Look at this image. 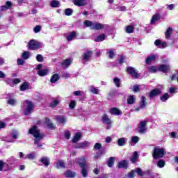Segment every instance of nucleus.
I'll use <instances>...</instances> for the list:
<instances>
[{
	"instance_id": "obj_55",
	"label": "nucleus",
	"mask_w": 178,
	"mask_h": 178,
	"mask_svg": "<svg viewBox=\"0 0 178 178\" xmlns=\"http://www.w3.org/2000/svg\"><path fill=\"white\" fill-rule=\"evenodd\" d=\"M36 60L38 62H42L44 60V57L41 54H38L36 56Z\"/></svg>"
},
{
	"instance_id": "obj_52",
	"label": "nucleus",
	"mask_w": 178,
	"mask_h": 178,
	"mask_svg": "<svg viewBox=\"0 0 178 178\" xmlns=\"http://www.w3.org/2000/svg\"><path fill=\"white\" fill-rule=\"evenodd\" d=\"M60 3L59 1H52L51 3V6H52V8H58Z\"/></svg>"
},
{
	"instance_id": "obj_2",
	"label": "nucleus",
	"mask_w": 178,
	"mask_h": 178,
	"mask_svg": "<svg viewBox=\"0 0 178 178\" xmlns=\"http://www.w3.org/2000/svg\"><path fill=\"white\" fill-rule=\"evenodd\" d=\"M86 27H90L91 30H102L105 25L100 24L99 22H92L90 20H86L84 22Z\"/></svg>"
},
{
	"instance_id": "obj_63",
	"label": "nucleus",
	"mask_w": 178,
	"mask_h": 178,
	"mask_svg": "<svg viewBox=\"0 0 178 178\" xmlns=\"http://www.w3.org/2000/svg\"><path fill=\"white\" fill-rule=\"evenodd\" d=\"M124 57L123 56H121L120 57V58L118 59V62H119V63H123V62H124Z\"/></svg>"
},
{
	"instance_id": "obj_31",
	"label": "nucleus",
	"mask_w": 178,
	"mask_h": 178,
	"mask_svg": "<svg viewBox=\"0 0 178 178\" xmlns=\"http://www.w3.org/2000/svg\"><path fill=\"white\" fill-rule=\"evenodd\" d=\"M107 54L108 58H110V59H113V58H115V50L113 49H108L107 50Z\"/></svg>"
},
{
	"instance_id": "obj_50",
	"label": "nucleus",
	"mask_w": 178,
	"mask_h": 178,
	"mask_svg": "<svg viewBox=\"0 0 178 178\" xmlns=\"http://www.w3.org/2000/svg\"><path fill=\"white\" fill-rule=\"evenodd\" d=\"M72 13H73V10L72 8H67L65 10V15L66 16H71Z\"/></svg>"
},
{
	"instance_id": "obj_35",
	"label": "nucleus",
	"mask_w": 178,
	"mask_h": 178,
	"mask_svg": "<svg viewBox=\"0 0 178 178\" xmlns=\"http://www.w3.org/2000/svg\"><path fill=\"white\" fill-rule=\"evenodd\" d=\"M156 58V57L155 56V55H150L146 58V63H151V62H154Z\"/></svg>"
},
{
	"instance_id": "obj_64",
	"label": "nucleus",
	"mask_w": 178,
	"mask_h": 178,
	"mask_svg": "<svg viewBox=\"0 0 178 178\" xmlns=\"http://www.w3.org/2000/svg\"><path fill=\"white\" fill-rule=\"evenodd\" d=\"M128 177H129V178H133V177H134V170H131V171L129 173Z\"/></svg>"
},
{
	"instance_id": "obj_15",
	"label": "nucleus",
	"mask_w": 178,
	"mask_h": 178,
	"mask_svg": "<svg viewBox=\"0 0 178 178\" xmlns=\"http://www.w3.org/2000/svg\"><path fill=\"white\" fill-rule=\"evenodd\" d=\"M13 6V3H12V2L6 1V5L2 6L1 7V10L2 11L8 10V9H10V8H12Z\"/></svg>"
},
{
	"instance_id": "obj_3",
	"label": "nucleus",
	"mask_w": 178,
	"mask_h": 178,
	"mask_svg": "<svg viewBox=\"0 0 178 178\" xmlns=\"http://www.w3.org/2000/svg\"><path fill=\"white\" fill-rule=\"evenodd\" d=\"M166 155V150L161 147H155L152 153V156L154 159H158L159 158H163Z\"/></svg>"
},
{
	"instance_id": "obj_6",
	"label": "nucleus",
	"mask_w": 178,
	"mask_h": 178,
	"mask_svg": "<svg viewBox=\"0 0 178 178\" xmlns=\"http://www.w3.org/2000/svg\"><path fill=\"white\" fill-rule=\"evenodd\" d=\"M40 48H42V44L35 40H31L28 44V49L31 51H35Z\"/></svg>"
},
{
	"instance_id": "obj_54",
	"label": "nucleus",
	"mask_w": 178,
	"mask_h": 178,
	"mask_svg": "<svg viewBox=\"0 0 178 178\" xmlns=\"http://www.w3.org/2000/svg\"><path fill=\"white\" fill-rule=\"evenodd\" d=\"M17 136H19V133L17 132V131L16 130L13 131V132L11 133L12 138H17Z\"/></svg>"
},
{
	"instance_id": "obj_48",
	"label": "nucleus",
	"mask_w": 178,
	"mask_h": 178,
	"mask_svg": "<svg viewBox=\"0 0 178 178\" xmlns=\"http://www.w3.org/2000/svg\"><path fill=\"white\" fill-rule=\"evenodd\" d=\"M29 88V83L27 82L24 83L21 86H20V90L21 91H26Z\"/></svg>"
},
{
	"instance_id": "obj_5",
	"label": "nucleus",
	"mask_w": 178,
	"mask_h": 178,
	"mask_svg": "<svg viewBox=\"0 0 178 178\" xmlns=\"http://www.w3.org/2000/svg\"><path fill=\"white\" fill-rule=\"evenodd\" d=\"M34 104L31 101L26 100L24 102L23 112L24 115H30L33 112Z\"/></svg>"
},
{
	"instance_id": "obj_12",
	"label": "nucleus",
	"mask_w": 178,
	"mask_h": 178,
	"mask_svg": "<svg viewBox=\"0 0 178 178\" xmlns=\"http://www.w3.org/2000/svg\"><path fill=\"white\" fill-rule=\"evenodd\" d=\"M159 72H163V73H168L170 72V65L162 64L158 66Z\"/></svg>"
},
{
	"instance_id": "obj_29",
	"label": "nucleus",
	"mask_w": 178,
	"mask_h": 178,
	"mask_svg": "<svg viewBox=\"0 0 178 178\" xmlns=\"http://www.w3.org/2000/svg\"><path fill=\"white\" fill-rule=\"evenodd\" d=\"M80 138H81V133L78 132L74 135V136L72 139V143H77V141H79V140H80Z\"/></svg>"
},
{
	"instance_id": "obj_1",
	"label": "nucleus",
	"mask_w": 178,
	"mask_h": 178,
	"mask_svg": "<svg viewBox=\"0 0 178 178\" xmlns=\"http://www.w3.org/2000/svg\"><path fill=\"white\" fill-rule=\"evenodd\" d=\"M29 134H32L33 137L35 138L34 144L37 145L38 147H42V144L40 143L41 140L44 138V134L40 133V130H38V128H37L36 126L32 127L29 131Z\"/></svg>"
},
{
	"instance_id": "obj_21",
	"label": "nucleus",
	"mask_w": 178,
	"mask_h": 178,
	"mask_svg": "<svg viewBox=\"0 0 178 178\" xmlns=\"http://www.w3.org/2000/svg\"><path fill=\"white\" fill-rule=\"evenodd\" d=\"M38 74L41 77L47 76L48 74V69L40 70L38 71Z\"/></svg>"
},
{
	"instance_id": "obj_59",
	"label": "nucleus",
	"mask_w": 178,
	"mask_h": 178,
	"mask_svg": "<svg viewBox=\"0 0 178 178\" xmlns=\"http://www.w3.org/2000/svg\"><path fill=\"white\" fill-rule=\"evenodd\" d=\"M33 31L34 33H40L41 31V26H36L34 29H33Z\"/></svg>"
},
{
	"instance_id": "obj_45",
	"label": "nucleus",
	"mask_w": 178,
	"mask_h": 178,
	"mask_svg": "<svg viewBox=\"0 0 178 178\" xmlns=\"http://www.w3.org/2000/svg\"><path fill=\"white\" fill-rule=\"evenodd\" d=\"M65 175L67 177H74V176H76V174L74 172H72L70 170H67L66 172L65 173Z\"/></svg>"
},
{
	"instance_id": "obj_49",
	"label": "nucleus",
	"mask_w": 178,
	"mask_h": 178,
	"mask_svg": "<svg viewBox=\"0 0 178 178\" xmlns=\"http://www.w3.org/2000/svg\"><path fill=\"white\" fill-rule=\"evenodd\" d=\"M76 101L71 100V102H70V104H69V108L70 109H74V108H76Z\"/></svg>"
},
{
	"instance_id": "obj_8",
	"label": "nucleus",
	"mask_w": 178,
	"mask_h": 178,
	"mask_svg": "<svg viewBox=\"0 0 178 178\" xmlns=\"http://www.w3.org/2000/svg\"><path fill=\"white\" fill-rule=\"evenodd\" d=\"M163 89V87L162 86H159L158 88L152 90L149 94V97L150 98H154V97H156L157 95H160V94H162V90Z\"/></svg>"
},
{
	"instance_id": "obj_58",
	"label": "nucleus",
	"mask_w": 178,
	"mask_h": 178,
	"mask_svg": "<svg viewBox=\"0 0 178 178\" xmlns=\"http://www.w3.org/2000/svg\"><path fill=\"white\" fill-rule=\"evenodd\" d=\"M102 148V145L101 143H95L94 146L95 149H101Z\"/></svg>"
},
{
	"instance_id": "obj_53",
	"label": "nucleus",
	"mask_w": 178,
	"mask_h": 178,
	"mask_svg": "<svg viewBox=\"0 0 178 178\" xmlns=\"http://www.w3.org/2000/svg\"><path fill=\"white\" fill-rule=\"evenodd\" d=\"M58 104H59V100L58 99H54L53 100V102H51V103L50 104V106L51 107H55L56 106V105H58Z\"/></svg>"
},
{
	"instance_id": "obj_7",
	"label": "nucleus",
	"mask_w": 178,
	"mask_h": 178,
	"mask_svg": "<svg viewBox=\"0 0 178 178\" xmlns=\"http://www.w3.org/2000/svg\"><path fill=\"white\" fill-rule=\"evenodd\" d=\"M127 72L130 74V76H131V77H133V79H140V77H141V74H139L137 72V70L133 67H128L127 68Z\"/></svg>"
},
{
	"instance_id": "obj_24",
	"label": "nucleus",
	"mask_w": 178,
	"mask_h": 178,
	"mask_svg": "<svg viewBox=\"0 0 178 178\" xmlns=\"http://www.w3.org/2000/svg\"><path fill=\"white\" fill-rule=\"evenodd\" d=\"M72 60L70 58L65 59L62 63V65L63 66H64V67H67L68 66H70V65L72 64Z\"/></svg>"
},
{
	"instance_id": "obj_20",
	"label": "nucleus",
	"mask_w": 178,
	"mask_h": 178,
	"mask_svg": "<svg viewBox=\"0 0 178 178\" xmlns=\"http://www.w3.org/2000/svg\"><path fill=\"white\" fill-rule=\"evenodd\" d=\"M138 161V152H134L132 157L131 158V161L132 163H136Z\"/></svg>"
},
{
	"instance_id": "obj_30",
	"label": "nucleus",
	"mask_w": 178,
	"mask_h": 178,
	"mask_svg": "<svg viewBox=\"0 0 178 178\" xmlns=\"http://www.w3.org/2000/svg\"><path fill=\"white\" fill-rule=\"evenodd\" d=\"M147 106V98H145V97L142 96V99L140 102V108H145V106Z\"/></svg>"
},
{
	"instance_id": "obj_16",
	"label": "nucleus",
	"mask_w": 178,
	"mask_h": 178,
	"mask_svg": "<svg viewBox=\"0 0 178 178\" xmlns=\"http://www.w3.org/2000/svg\"><path fill=\"white\" fill-rule=\"evenodd\" d=\"M154 44L159 48H166L168 47V44L165 42H161L159 40H157L154 42Z\"/></svg>"
},
{
	"instance_id": "obj_11",
	"label": "nucleus",
	"mask_w": 178,
	"mask_h": 178,
	"mask_svg": "<svg viewBox=\"0 0 178 178\" xmlns=\"http://www.w3.org/2000/svg\"><path fill=\"white\" fill-rule=\"evenodd\" d=\"M147 121H141L138 125V131L139 133H145L147 131Z\"/></svg>"
},
{
	"instance_id": "obj_40",
	"label": "nucleus",
	"mask_w": 178,
	"mask_h": 178,
	"mask_svg": "<svg viewBox=\"0 0 178 178\" xmlns=\"http://www.w3.org/2000/svg\"><path fill=\"white\" fill-rule=\"evenodd\" d=\"M159 71V69H158V66H151L149 67L148 72L149 73H156V72Z\"/></svg>"
},
{
	"instance_id": "obj_47",
	"label": "nucleus",
	"mask_w": 178,
	"mask_h": 178,
	"mask_svg": "<svg viewBox=\"0 0 178 178\" xmlns=\"http://www.w3.org/2000/svg\"><path fill=\"white\" fill-rule=\"evenodd\" d=\"M165 165H166V163H165V161L163 160H159V161H157L158 168H165Z\"/></svg>"
},
{
	"instance_id": "obj_22",
	"label": "nucleus",
	"mask_w": 178,
	"mask_h": 178,
	"mask_svg": "<svg viewBox=\"0 0 178 178\" xmlns=\"http://www.w3.org/2000/svg\"><path fill=\"white\" fill-rule=\"evenodd\" d=\"M126 141H127V139L126 138H119L118 140V144L119 147H123V145H125Z\"/></svg>"
},
{
	"instance_id": "obj_33",
	"label": "nucleus",
	"mask_w": 178,
	"mask_h": 178,
	"mask_svg": "<svg viewBox=\"0 0 178 178\" xmlns=\"http://www.w3.org/2000/svg\"><path fill=\"white\" fill-rule=\"evenodd\" d=\"M115 164V157H111L108 159L107 165L108 168H112L113 165Z\"/></svg>"
},
{
	"instance_id": "obj_60",
	"label": "nucleus",
	"mask_w": 178,
	"mask_h": 178,
	"mask_svg": "<svg viewBox=\"0 0 178 178\" xmlns=\"http://www.w3.org/2000/svg\"><path fill=\"white\" fill-rule=\"evenodd\" d=\"M135 172L139 175L143 176V170H140V168H138L135 170Z\"/></svg>"
},
{
	"instance_id": "obj_23",
	"label": "nucleus",
	"mask_w": 178,
	"mask_h": 178,
	"mask_svg": "<svg viewBox=\"0 0 178 178\" xmlns=\"http://www.w3.org/2000/svg\"><path fill=\"white\" fill-rule=\"evenodd\" d=\"M56 168L57 169H61L63 168H65V162L63 161L60 160L56 163Z\"/></svg>"
},
{
	"instance_id": "obj_61",
	"label": "nucleus",
	"mask_w": 178,
	"mask_h": 178,
	"mask_svg": "<svg viewBox=\"0 0 178 178\" xmlns=\"http://www.w3.org/2000/svg\"><path fill=\"white\" fill-rule=\"evenodd\" d=\"M62 77H63L64 79H69V77H70V74H69L67 72H64L62 74Z\"/></svg>"
},
{
	"instance_id": "obj_26",
	"label": "nucleus",
	"mask_w": 178,
	"mask_h": 178,
	"mask_svg": "<svg viewBox=\"0 0 178 178\" xmlns=\"http://www.w3.org/2000/svg\"><path fill=\"white\" fill-rule=\"evenodd\" d=\"M45 123L49 129H54L55 128V124H54V123H52L51 120H49V119L47 118L45 120Z\"/></svg>"
},
{
	"instance_id": "obj_27",
	"label": "nucleus",
	"mask_w": 178,
	"mask_h": 178,
	"mask_svg": "<svg viewBox=\"0 0 178 178\" xmlns=\"http://www.w3.org/2000/svg\"><path fill=\"white\" fill-rule=\"evenodd\" d=\"M159 19H161V15H159V14L154 15L151 20V24H154L156 22H158Z\"/></svg>"
},
{
	"instance_id": "obj_46",
	"label": "nucleus",
	"mask_w": 178,
	"mask_h": 178,
	"mask_svg": "<svg viewBox=\"0 0 178 178\" xmlns=\"http://www.w3.org/2000/svg\"><path fill=\"white\" fill-rule=\"evenodd\" d=\"M169 98H170V96H169V94L168 93H165L163 96L161 97V99L163 102H166Z\"/></svg>"
},
{
	"instance_id": "obj_14",
	"label": "nucleus",
	"mask_w": 178,
	"mask_h": 178,
	"mask_svg": "<svg viewBox=\"0 0 178 178\" xmlns=\"http://www.w3.org/2000/svg\"><path fill=\"white\" fill-rule=\"evenodd\" d=\"M129 165V161L127 160H123L118 163V169H127V165Z\"/></svg>"
},
{
	"instance_id": "obj_13",
	"label": "nucleus",
	"mask_w": 178,
	"mask_h": 178,
	"mask_svg": "<svg viewBox=\"0 0 178 178\" xmlns=\"http://www.w3.org/2000/svg\"><path fill=\"white\" fill-rule=\"evenodd\" d=\"M56 120H57L60 124H63L67 122V118L63 115H57L56 116Z\"/></svg>"
},
{
	"instance_id": "obj_18",
	"label": "nucleus",
	"mask_w": 178,
	"mask_h": 178,
	"mask_svg": "<svg viewBox=\"0 0 178 178\" xmlns=\"http://www.w3.org/2000/svg\"><path fill=\"white\" fill-rule=\"evenodd\" d=\"M35 156H37V153L33 152L25 156V157H24V159H30L31 161H33V159H35Z\"/></svg>"
},
{
	"instance_id": "obj_39",
	"label": "nucleus",
	"mask_w": 178,
	"mask_h": 178,
	"mask_svg": "<svg viewBox=\"0 0 178 178\" xmlns=\"http://www.w3.org/2000/svg\"><path fill=\"white\" fill-rule=\"evenodd\" d=\"M125 31L128 34H131V33H133V31H134V27H133V26L129 25V26H126Z\"/></svg>"
},
{
	"instance_id": "obj_37",
	"label": "nucleus",
	"mask_w": 178,
	"mask_h": 178,
	"mask_svg": "<svg viewBox=\"0 0 178 178\" xmlns=\"http://www.w3.org/2000/svg\"><path fill=\"white\" fill-rule=\"evenodd\" d=\"M75 38H76V32H72L67 35V41H72V40H74Z\"/></svg>"
},
{
	"instance_id": "obj_62",
	"label": "nucleus",
	"mask_w": 178,
	"mask_h": 178,
	"mask_svg": "<svg viewBox=\"0 0 178 178\" xmlns=\"http://www.w3.org/2000/svg\"><path fill=\"white\" fill-rule=\"evenodd\" d=\"M17 65H24V60L22 59V58H18L17 59Z\"/></svg>"
},
{
	"instance_id": "obj_43",
	"label": "nucleus",
	"mask_w": 178,
	"mask_h": 178,
	"mask_svg": "<svg viewBox=\"0 0 178 178\" xmlns=\"http://www.w3.org/2000/svg\"><path fill=\"white\" fill-rule=\"evenodd\" d=\"M131 90H132L134 92H138L141 90V86L135 85L132 87V88H131Z\"/></svg>"
},
{
	"instance_id": "obj_41",
	"label": "nucleus",
	"mask_w": 178,
	"mask_h": 178,
	"mask_svg": "<svg viewBox=\"0 0 178 178\" xmlns=\"http://www.w3.org/2000/svg\"><path fill=\"white\" fill-rule=\"evenodd\" d=\"M113 83L119 88L120 87V84H122V81H120V79L119 78H114Z\"/></svg>"
},
{
	"instance_id": "obj_44",
	"label": "nucleus",
	"mask_w": 178,
	"mask_h": 178,
	"mask_svg": "<svg viewBox=\"0 0 178 178\" xmlns=\"http://www.w3.org/2000/svg\"><path fill=\"white\" fill-rule=\"evenodd\" d=\"M17 104V100L15 98H10L8 99V105H12L13 106Z\"/></svg>"
},
{
	"instance_id": "obj_56",
	"label": "nucleus",
	"mask_w": 178,
	"mask_h": 178,
	"mask_svg": "<svg viewBox=\"0 0 178 178\" xmlns=\"http://www.w3.org/2000/svg\"><path fill=\"white\" fill-rule=\"evenodd\" d=\"M74 95H75V97H80V96L83 95V92L81 90L74 91Z\"/></svg>"
},
{
	"instance_id": "obj_25",
	"label": "nucleus",
	"mask_w": 178,
	"mask_h": 178,
	"mask_svg": "<svg viewBox=\"0 0 178 178\" xmlns=\"http://www.w3.org/2000/svg\"><path fill=\"white\" fill-rule=\"evenodd\" d=\"M106 38V34H102L99 36H97V38L95 39V42H99L101 41H104Z\"/></svg>"
},
{
	"instance_id": "obj_51",
	"label": "nucleus",
	"mask_w": 178,
	"mask_h": 178,
	"mask_svg": "<svg viewBox=\"0 0 178 178\" xmlns=\"http://www.w3.org/2000/svg\"><path fill=\"white\" fill-rule=\"evenodd\" d=\"M23 59H29V58H30V52L29 51H24L22 55Z\"/></svg>"
},
{
	"instance_id": "obj_9",
	"label": "nucleus",
	"mask_w": 178,
	"mask_h": 178,
	"mask_svg": "<svg viewBox=\"0 0 178 178\" xmlns=\"http://www.w3.org/2000/svg\"><path fill=\"white\" fill-rule=\"evenodd\" d=\"M92 56V51H86L82 55V62L83 63H87L91 58Z\"/></svg>"
},
{
	"instance_id": "obj_19",
	"label": "nucleus",
	"mask_w": 178,
	"mask_h": 178,
	"mask_svg": "<svg viewBox=\"0 0 178 178\" xmlns=\"http://www.w3.org/2000/svg\"><path fill=\"white\" fill-rule=\"evenodd\" d=\"M110 113L111 115H115L116 116H118L119 115H122V111H120L117 108H113L110 110Z\"/></svg>"
},
{
	"instance_id": "obj_28",
	"label": "nucleus",
	"mask_w": 178,
	"mask_h": 178,
	"mask_svg": "<svg viewBox=\"0 0 178 178\" xmlns=\"http://www.w3.org/2000/svg\"><path fill=\"white\" fill-rule=\"evenodd\" d=\"M89 90L92 94H99V89L98 88L92 86L89 87Z\"/></svg>"
},
{
	"instance_id": "obj_38",
	"label": "nucleus",
	"mask_w": 178,
	"mask_h": 178,
	"mask_svg": "<svg viewBox=\"0 0 178 178\" xmlns=\"http://www.w3.org/2000/svg\"><path fill=\"white\" fill-rule=\"evenodd\" d=\"M40 162H42L44 166H48L49 165V159L47 157H42Z\"/></svg>"
},
{
	"instance_id": "obj_34",
	"label": "nucleus",
	"mask_w": 178,
	"mask_h": 178,
	"mask_svg": "<svg viewBox=\"0 0 178 178\" xmlns=\"http://www.w3.org/2000/svg\"><path fill=\"white\" fill-rule=\"evenodd\" d=\"M59 78H60L59 74H54L51 76V79H50V81H51V83H56V81H58V80H59Z\"/></svg>"
},
{
	"instance_id": "obj_4",
	"label": "nucleus",
	"mask_w": 178,
	"mask_h": 178,
	"mask_svg": "<svg viewBox=\"0 0 178 178\" xmlns=\"http://www.w3.org/2000/svg\"><path fill=\"white\" fill-rule=\"evenodd\" d=\"M78 163L80 168H81L82 169L81 175L83 177H87L88 176V172H87V168H86V166H87V161H86V159L83 157L79 159V160L78 161Z\"/></svg>"
},
{
	"instance_id": "obj_42",
	"label": "nucleus",
	"mask_w": 178,
	"mask_h": 178,
	"mask_svg": "<svg viewBox=\"0 0 178 178\" xmlns=\"http://www.w3.org/2000/svg\"><path fill=\"white\" fill-rule=\"evenodd\" d=\"M140 141V138L138 136H133L131 139V145H134V144H137Z\"/></svg>"
},
{
	"instance_id": "obj_32",
	"label": "nucleus",
	"mask_w": 178,
	"mask_h": 178,
	"mask_svg": "<svg viewBox=\"0 0 178 178\" xmlns=\"http://www.w3.org/2000/svg\"><path fill=\"white\" fill-rule=\"evenodd\" d=\"M134 101H136V96L131 95L127 99V104H129V105H132V104H134Z\"/></svg>"
},
{
	"instance_id": "obj_36",
	"label": "nucleus",
	"mask_w": 178,
	"mask_h": 178,
	"mask_svg": "<svg viewBox=\"0 0 178 178\" xmlns=\"http://www.w3.org/2000/svg\"><path fill=\"white\" fill-rule=\"evenodd\" d=\"M173 33V29L172 28H168L165 32V38L168 39L170 38V35H172V33Z\"/></svg>"
},
{
	"instance_id": "obj_57",
	"label": "nucleus",
	"mask_w": 178,
	"mask_h": 178,
	"mask_svg": "<svg viewBox=\"0 0 178 178\" xmlns=\"http://www.w3.org/2000/svg\"><path fill=\"white\" fill-rule=\"evenodd\" d=\"M80 144H81L82 148H86V147H88V145H90V143H88L87 141L81 143Z\"/></svg>"
},
{
	"instance_id": "obj_10",
	"label": "nucleus",
	"mask_w": 178,
	"mask_h": 178,
	"mask_svg": "<svg viewBox=\"0 0 178 178\" xmlns=\"http://www.w3.org/2000/svg\"><path fill=\"white\" fill-rule=\"evenodd\" d=\"M102 120L103 123L105 124H107V130H109L111 129V124H112V120H111V118H109V116L108 115L104 114L102 118Z\"/></svg>"
},
{
	"instance_id": "obj_17",
	"label": "nucleus",
	"mask_w": 178,
	"mask_h": 178,
	"mask_svg": "<svg viewBox=\"0 0 178 178\" xmlns=\"http://www.w3.org/2000/svg\"><path fill=\"white\" fill-rule=\"evenodd\" d=\"M74 3L76 6H84V5H87V0H74Z\"/></svg>"
}]
</instances>
